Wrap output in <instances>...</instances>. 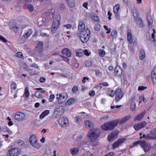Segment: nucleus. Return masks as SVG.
<instances>
[{
	"instance_id": "obj_16",
	"label": "nucleus",
	"mask_w": 156,
	"mask_h": 156,
	"mask_svg": "<svg viewBox=\"0 0 156 156\" xmlns=\"http://www.w3.org/2000/svg\"><path fill=\"white\" fill-rule=\"evenodd\" d=\"M19 148H15L10 150V156H18L20 153Z\"/></svg>"
},
{
	"instance_id": "obj_5",
	"label": "nucleus",
	"mask_w": 156,
	"mask_h": 156,
	"mask_svg": "<svg viewBox=\"0 0 156 156\" xmlns=\"http://www.w3.org/2000/svg\"><path fill=\"white\" fill-rule=\"evenodd\" d=\"M58 102L59 104L64 103L68 98V95L66 92H62L56 95Z\"/></svg>"
},
{
	"instance_id": "obj_27",
	"label": "nucleus",
	"mask_w": 156,
	"mask_h": 156,
	"mask_svg": "<svg viewBox=\"0 0 156 156\" xmlns=\"http://www.w3.org/2000/svg\"><path fill=\"white\" fill-rule=\"evenodd\" d=\"M79 151V149L78 147H73L70 150V152L72 155H75Z\"/></svg>"
},
{
	"instance_id": "obj_37",
	"label": "nucleus",
	"mask_w": 156,
	"mask_h": 156,
	"mask_svg": "<svg viewBox=\"0 0 156 156\" xmlns=\"http://www.w3.org/2000/svg\"><path fill=\"white\" fill-rule=\"evenodd\" d=\"M117 34L116 31L115 30H112L111 32V36L112 38H116L117 37Z\"/></svg>"
},
{
	"instance_id": "obj_44",
	"label": "nucleus",
	"mask_w": 156,
	"mask_h": 156,
	"mask_svg": "<svg viewBox=\"0 0 156 156\" xmlns=\"http://www.w3.org/2000/svg\"><path fill=\"white\" fill-rule=\"evenodd\" d=\"M27 8L31 12H33L34 10V6L31 4H28L27 5Z\"/></svg>"
},
{
	"instance_id": "obj_38",
	"label": "nucleus",
	"mask_w": 156,
	"mask_h": 156,
	"mask_svg": "<svg viewBox=\"0 0 156 156\" xmlns=\"http://www.w3.org/2000/svg\"><path fill=\"white\" fill-rule=\"evenodd\" d=\"M150 133V134L152 135L155 139H156V128L151 130Z\"/></svg>"
},
{
	"instance_id": "obj_42",
	"label": "nucleus",
	"mask_w": 156,
	"mask_h": 156,
	"mask_svg": "<svg viewBox=\"0 0 156 156\" xmlns=\"http://www.w3.org/2000/svg\"><path fill=\"white\" fill-rule=\"evenodd\" d=\"M107 94L109 96L113 97L115 95V92L113 90H108L107 91Z\"/></svg>"
},
{
	"instance_id": "obj_48",
	"label": "nucleus",
	"mask_w": 156,
	"mask_h": 156,
	"mask_svg": "<svg viewBox=\"0 0 156 156\" xmlns=\"http://www.w3.org/2000/svg\"><path fill=\"white\" fill-rule=\"evenodd\" d=\"M139 99L142 100L143 102L145 103L146 102V100L145 98L144 95H141L139 97Z\"/></svg>"
},
{
	"instance_id": "obj_2",
	"label": "nucleus",
	"mask_w": 156,
	"mask_h": 156,
	"mask_svg": "<svg viewBox=\"0 0 156 156\" xmlns=\"http://www.w3.org/2000/svg\"><path fill=\"white\" fill-rule=\"evenodd\" d=\"M90 30L87 29L83 32H81L80 34V38L83 43L87 42L90 37Z\"/></svg>"
},
{
	"instance_id": "obj_11",
	"label": "nucleus",
	"mask_w": 156,
	"mask_h": 156,
	"mask_svg": "<svg viewBox=\"0 0 156 156\" xmlns=\"http://www.w3.org/2000/svg\"><path fill=\"white\" fill-rule=\"evenodd\" d=\"M140 146L143 147L145 152H148L151 149V146L149 144L147 143L146 141L143 140L141 141Z\"/></svg>"
},
{
	"instance_id": "obj_47",
	"label": "nucleus",
	"mask_w": 156,
	"mask_h": 156,
	"mask_svg": "<svg viewBox=\"0 0 156 156\" xmlns=\"http://www.w3.org/2000/svg\"><path fill=\"white\" fill-rule=\"evenodd\" d=\"M100 28V26L98 23L96 24L94 27V30L96 31H98Z\"/></svg>"
},
{
	"instance_id": "obj_10",
	"label": "nucleus",
	"mask_w": 156,
	"mask_h": 156,
	"mask_svg": "<svg viewBox=\"0 0 156 156\" xmlns=\"http://www.w3.org/2000/svg\"><path fill=\"white\" fill-rule=\"evenodd\" d=\"M25 115L22 112H17L15 115V119L19 122L22 121L25 118Z\"/></svg>"
},
{
	"instance_id": "obj_60",
	"label": "nucleus",
	"mask_w": 156,
	"mask_h": 156,
	"mask_svg": "<svg viewBox=\"0 0 156 156\" xmlns=\"http://www.w3.org/2000/svg\"><path fill=\"white\" fill-rule=\"evenodd\" d=\"M104 27L105 28V30L107 31L106 32L107 34H108L110 33L111 30L110 28H108V27L106 26L105 25L104 26Z\"/></svg>"
},
{
	"instance_id": "obj_46",
	"label": "nucleus",
	"mask_w": 156,
	"mask_h": 156,
	"mask_svg": "<svg viewBox=\"0 0 156 156\" xmlns=\"http://www.w3.org/2000/svg\"><path fill=\"white\" fill-rule=\"evenodd\" d=\"M155 139L154 137L151 135V134H147V139L146 140H154Z\"/></svg>"
},
{
	"instance_id": "obj_3",
	"label": "nucleus",
	"mask_w": 156,
	"mask_h": 156,
	"mask_svg": "<svg viewBox=\"0 0 156 156\" xmlns=\"http://www.w3.org/2000/svg\"><path fill=\"white\" fill-rule=\"evenodd\" d=\"M100 136V132L98 129H93L89 131L87 136L90 138L91 140H95Z\"/></svg>"
},
{
	"instance_id": "obj_57",
	"label": "nucleus",
	"mask_w": 156,
	"mask_h": 156,
	"mask_svg": "<svg viewBox=\"0 0 156 156\" xmlns=\"http://www.w3.org/2000/svg\"><path fill=\"white\" fill-rule=\"evenodd\" d=\"M54 98H55V96L54 94H52L51 95H50L49 98V101L51 102H52L53 101V99Z\"/></svg>"
},
{
	"instance_id": "obj_31",
	"label": "nucleus",
	"mask_w": 156,
	"mask_h": 156,
	"mask_svg": "<svg viewBox=\"0 0 156 156\" xmlns=\"http://www.w3.org/2000/svg\"><path fill=\"white\" fill-rule=\"evenodd\" d=\"M67 4L70 7H73L75 5L74 0H66Z\"/></svg>"
},
{
	"instance_id": "obj_22",
	"label": "nucleus",
	"mask_w": 156,
	"mask_h": 156,
	"mask_svg": "<svg viewBox=\"0 0 156 156\" xmlns=\"http://www.w3.org/2000/svg\"><path fill=\"white\" fill-rule=\"evenodd\" d=\"M63 54L66 55L67 57H70L71 56V53L70 50L68 48L64 49L62 51Z\"/></svg>"
},
{
	"instance_id": "obj_17",
	"label": "nucleus",
	"mask_w": 156,
	"mask_h": 156,
	"mask_svg": "<svg viewBox=\"0 0 156 156\" xmlns=\"http://www.w3.org/2000/svg\"><path fill=\"white\" fill-rule=\"evenodd\" d=\"M78 29L80 32L84 31L85 29V25L83 21L82 20L79 21Z\"/></svg>"
},
{
	"instance_id": "obj_62",
	"label": "nucleus",
	"mask_w": 156,
	"mask_h": 156,
	"mask_svg": "<svg viewBox=\"0 0 156 156\" xmlns=\"http://www.w3.org/2000/svg\"><path fill=\"white\" fill-rule=\"evenodd\" d=\"M31 67H32L35 68L37 69L38 70L40 69V68H39V67L38 65L37 64H36L35 63L33 64L31 66Z\"/></svg>"
},
{
	"instance_id": "obj_14",
	"label": "nucleus",
	"mask_w": 156,
	"mask_h": 156,
	"mask_svg": "<svg viewBox=\"0 0 156 156\" xmlns=\"http://www.w3.org/2000/svg\"><path fill=\"white\" fill-rule=\"evenodd\" d=\"M51 20V18L50 13L46 12L43 14L42 21L43 23L47 22Z\"/></svg>"
},
{
	"instance_id": "obj_52",
	"label": "nucleus",
	"mask_w": 156,
	"mask_h": 156,
	"mask_svg": "<svg viewBox=\"0 0 156 156\" xmlns=\"http://www.w3.org/2000/svg\"><path fill=\"white\" fill-rule=\"evenodd\" d=\"M147 88V87H144V86H139L138 87V90H142L146 89Z\"/></svg>"
},
{
	"instance_id": "obj_39",
	"label": "nucleus",
	"mask_w": 156,
	"mask_h": 156,
	"mask_svg": "<svg viewBox=\"0 0 156 156\" xmlns=\"http://www.w3.org/2000/svg\"><path fill=\"white\" fill-rule=\"evenodd\" d=\"M119 9V5L117 4L116 5L114 8L113 11L114 13H118Z\"/></svg>"
},
{
	"instance_id": "obj_30",
	"label": "nucleus",
	"mask_w": 156,
	"mask_h": 156,
	"mask_svg": "<svg viewBox=\"0 0 156 156\" xmlns=\"http://www.w3.org/2000/svg\"><path fill=\"white\" fill-rule=\"evenodd\" d=\"M145 114V113L144 112L140 113L135 118L134 120L140 121L144 117Z\"/></svg>"
},
{
	"instance_id": "obj_35",
	"label": "nucleus",
	"mask_w": 156,
	"mask_h": 156,
	"mask_svg": "<svg viewBox=\"0 0 156 156\" xmlns=\"http://www.w3.org/2000/svg\"><path fill=\"white\" fill-rule=\"evenodd\" d=\"M145 57V52L143 50H141L139 55V57L141 60H143Z\"/></svg>"
},
{
	"instance_id": "obj_43",
	"label": "nucleus",
	"mask_w": 156,
	"mask_h": 156,
	"mask_svg": "<svg viewBox=\"0 0 156 156\" xmlns=\"http://www.w3.org/2000/svg\"><path fill=\"white\" fill-rule=\"evenodd\" d=\"M19 146H22L24 144L23 141L20 139L17 140L16 142Z\"/></svg>"
},
{
	"instance_id": "obj_20",
	"label": "nucleus",
	"mask_w": 156,
	"mask_h": 156,
	"mask_svg": "<svg viewBox=\"0 0 156 156\" xmlns=\"http://www.w3.org/2000/svg\"><path fill=\"white\" fill-rule=\"evenodd\" d=\"M115 73L116 76L120 77L122 73V70L119 66H117L115 69Z\"/></svg>"
},
{
	"instance_id": "obj_29",
	"label": "nucleus",
	"mask_w": 156,
	"mask_h": 156,
	"mask_svg": "<svg viewBox=\"0 0 156 156\" xmlns=\"http://www.w3.org/2000/svg\"><path fill=\"white\" fill-rule=\"evenodd\" d=\"M32 32V31L31 29L28 30V31L22 37H24V40H27V38L30 35Z\"/></svg>"
},
{
	"instance_id": "obj_40",
	"label": "nucleus",
	"mask_w": 156,
	"mask_h": 156,
	"mask_svg": "<svg viewBox=\"0 0 156 156\" xmlns=\"http://www.w3.org/2000/svg\"><path fill=\"white\" fill-rule=\"evenodd\" d=\"M137 23L140 27H142L143 26L142 21L141 19L139 18L137 20Z\"/></svg>"
},
{
	"instance_id": "obj_34",
	"label": "nucleus",
	"mask_w": 156,
	"mask_h": 156,
	"mask_svg": "<svg viewBox=\"0 0 156 156\" xmlns=\"http://www.w3.org/2000/svg\"><path fill=\"white\" fill-rule=\"evenodd\" d=\"M147 18L148 22V25L149 26H150L151 27L153 23L152 17L150 15H148L147 17Z\"/></svg>"
},
{
	"instance_id": "obj_61",
	"label": "nucleus",
	"mask_w": 156,
	"mask_h": 156,
	"mask_svg": "<svg viewBox=\"0 0 156 156\" xmlns=\"http://www.w3.org/2000/svg\"><path fill=\"white\" fill-rule=\"evenodd\" d=\"M0 40L2 41L4 43L7 42V40L3 37L0 35Z\"/></svg>"
},
{
	"instance_id": "obj_19",
	"label": "nucleus",
	"mask_w": 156,
	"mask_h": 156,
	"mask_svg": "<svg viewBox=\"0 0 156 156\" xmlns=\"http://www.w3.org/2000/svg\"><path fill=\"white\" fill-rule=\"evenodd\" d=\"M125 139L124 138H121L116 142H115L113 144V148L115 149L122 144L125 141Z\"/></svg>"
},
{
	"instance_id": "obj_9",
	"label": "nucleus",
	"mask_w": 156,
	"mask_h": 156,
	"mask_svg": "<svg viewBox=\"0 0 156 156\" xmlns=\"http://www.w3.org/2000/svg\"><path fill=\"white\" fill-rule=\"evenodd\" d=\"M130 101V108L132 111H134L135 110L136 106L135 101H137L138 99L137 97L134 96L131 97Z\"/></svg>"
},
{
	"instance_id": "obj_49",
	"label": "nucleus",
	"mask_w": 156,
	"mask_h": 156,
	"mask_svg": "<svg viewBox=\"0 0 156 156\" xmlns=\"http://www.w3.org/2000/svg\"><path fill=\"white\" fill-rule=\"evenodd\" d=\"M92 64L90 60H87L85 62V65L87 67L90 66Z\"/></svg>"
},
{
	"instance_id": "obj_24",
	"label": "nucleus",
	"mask_w": 156,
	"mask_h": 156,
	"mask_svg": "<svg viewBox=\"0 0 156 156\" xmlns=\"http://www.w3.org/2000/svg\"><path fill=\"white\" fill-rule=\"evenodd\" d=\"M30 93L29 91V89L28 87H25L24 94L23 96V97L25 99H28L30 96Z\"/></svg>"
},
{
	"instance_id": "obj_54",
	"label": "nucleus",
	"mask_w": 156,
	"mask_h": 156,
	"mask_svg": "<svg viewBox=\"0 0 156 156\" xmlns=\"http://www.w3.org/2000/svg\"><path fill=\"white\" fill-rule=\"evenodd\" d=\"M78 91V87L76 86H75L72 89V91L74 93H76Z\"/></svg>"
},
{
	"instance_id": "obj_45",
	"label": "nucleus",
	"mask_w": 156,
	"mask_h": 156,
	"mask_svg": "<svg viewBox=\"0 0 156 156\" xmlns=\"http://www.w3.org/2000/svg\"><path fill=\"white\" fill-rule=\"evenodd\" d=\"M34 95L37 98H40L42 96L41 93L40 92V91H36Z\"/></svg>"
},
{
	"instance_id": "obj_50",
	"label": "nucleus",
	"mask_w": 156,
	"mask_h": 156,
	"mask_svg": "<svg viewBox=\"0 0 156 156\" xmlns=\"http://www.w3.org/2000/svg\"><path fill=\"white\" fill-rule=\"evenodd\" d=\"M99 54L101 56L104 57L105 55V52L104 50H101L99 51Z\"/></svg>"
},
{
	"instance_id": "obj_28",
	"label": "nucleus",
	"mask_w": 156,
	"mask_h": 156,
	"mask_svg": "<svg viewBox=\"0 0 156 156\" xmlns=\"http://www.w3.org/2000/svg\"><path fill=\"white\" fill-rule=\"evenodd\" d=\"M43 44L42 42L40 41L38 43L37 46L36 47L37 51H41L43 50Z\"/></svg>"
},
{
	"instance_id": "obj_58",
	"label": "nucleus",
	"mask_w": 156,
	"mask_h": 156,
	"mask_svg": "<svg viewBox=\"0 0 156 156\" xmlns=\"http://www.w3.org/2000/svg\"><path fill=\"white\" fill-rule=\"evenodd\" d=\"M92 18V20L95 21H98L99 20V17L96 16H93Z\"/></svg>"
},
{
	"instance_id": "obj_1",
	"label": "nucleus",
	"mask_w": 156,
	"mask_h": 156,
	"mask_svg": "<svg viewBox=\"0 0 156 156\" xmlns=\"http://www.w3.org/2000/svg\"><path fill=\"white\" fill-rule=\"evenodd\" d=\"M119 121V119H117L112 121L106 122L101 126V128L103 130L105 131L113 130L117 126Z\"/></svg>"
},
{
	"instance_id": "obj_25",
	"label": "nucleus",
	"mask_w": 156,
	"mask_h": 156,
	"mask_svg": "<svg viewBox=\"0 0 156 156\" xmlns=\"http://www.w3.org/2000/svg\"><path fill=\"white\" fill-rule=\"evenodd\" d=\"M152 80L154 84H156V69H154L151 73Z\"/></svg>"
},
{
	"instance_id": "obj_8",
	"label": "nucleus",
	"mask_w": 156,
	"mask_h": 156,
	"mask_svg": "<svg viewBox=\"0 0 156 156\" xmlns=\"http://www.w3.org/2000/svg\"><path fill=\"white\" fill-rule=\"evenodd\" d=\"M115 101L118 102L121 99L124 95V93L121 88H118L115 91Z\"/></svg>"
},
{
	"instance_id": "obj_21",
	"label": "nucleus",
	"mask_w": 156,
	"mask_h": 156,
	"mask_svg": "<svg viewBox=\"0 0 156 156\" xmlns=\"http://www.w3.org/2000/svg\"><path fill=\"white\" fill-rule=\"evenodd\" d=\"M61 20V16L60 15H57L54 19L52 25L57 26L58 27Z\"/></svg>"
},
{
	"instance_id": "obj_56",
	"label": "nucleus",
	"mask_w": 156,
	"mask_h": 156,
	"mask_svg": "<svg viewBox=\"0 0 156 156\" xmlns=\"http://www.w3.org/2000/svg\"><path fill=\"white\" fill-rule=\"evenodd\" d=\"M108 83L107 82H104L103 83H101L99 84V86L101 87L102 86L107 87L108 86Z\"/></svg>"
},
{
	"instance_id": "obj_41",
	"label": "nucleus",
	"mask_w": 156,
	"mask_h": 156,
	"mask_svg": "<svg viewBox=\"0 0 156 156\" xmlns=\"http://www.w3.org/2000/svg\"><path fill=\"white\" fill-rule=\"evenodd\" d=\"M58 28V27H57V26H54L52 25V27L51 28V32L52 34H54L56 32L57 29Z\"/></svg>"
},
{
	"instance_id": "obj_63",
	"label": "nucleus",
	"mask_w": 156,
	"mask_h": 156,
	"mask_svg": "<svg viewBox=\"0 0 156 156\" xmlns=\"http://www.w3.org/2000/svg\"><path fill=\"white\" fill-rule=\"evenodd\" d=\"M95 94V93L94 90H90V91L89 95L90 96L92 97L94 96Z\"/></svg>"
},
{
	"instance_id": "obj_55",
	"label": "nucleus",
	"mask_w": 156,
	"mask_h": 156,
	"mask_svg": "<svg viewBox=\"0 0 156 156\" xmlns=\"http://www.w3.org/2000/svg\"><path fill=\"white\" fill-rule=\"evenodd\" d=\"M16 55L18 57L21 58H23V55L22 53L20 52H18L16 54Z\"/></svg>"
},
{
	"instance_id": "obj_6",
	"label": "nucleus",
	"mask_w": 156,
	"mask_h": 156,
	"mask_svg": "<svg viewBox=\"0 0 156 156\" xmlns=\"http://www.w3.org/2000/svg\"><path fill=\"white\" fill-rule=\"evenodd\" d=\"M29 141L32 146L37 148L40 147L41 145L38 142L37 139L35 135L32 134L30 136L29 139Z\"/></svg>"
},
{
	"instance_id": "obj_18",
	"label": "nucleus",
	"mask_w": 156,
	"mask_h": 156,
	"mask_svg": "<svg viewBox=\"0 0 156 156\" xmlns=\"http://www.w3.org/2000/svg\"><path fill=\"white\" fill-rule=\"evenodd\" d=\"M127 35V39L129 43L130 44H132L133 43V38L131 31L130 30H128Z\"/></svg>"
},
{
	"instance_id": "obj_7",
	"label": "nucleus",
	"mask_w": 156,
	"mask_h": 156,
	"mask_svg": "<svg viewBox=\"0 0 156 156\" xmlns=\"http://www.w3.org/2000/svg\"><path fill=\"white\" fill-rule=\"evenodd\" d=\"M59 124L62 127L66 126L68 124V120L65 116H62L57 120Z\"/></svg>"
},
{
	"instance_id": "obj_26",
	"label": "nucleus",
	"mask_w": 156,
	"mask_h": 156,
	"mask_svg": "<svg viewBox=\"0 0 156 156\" xmlns=\"http://www.w3.org/2000/svg\"><path fill=\"white\" fill-rule=\"evenodd\" d=\"M131 117L130 115H128L122 119H121L120 121L119 120V124H123L125 122L127 121Z\"/></svg>"
},
{
	"instance_id": "obj_36",
	"label": "nucleus",
	"mask_w": 156,
	"mask_h": 156,
	"mask_svg": "<svg viewBox=\"0 0 156 156\" xmlns=\"http://www.w3.org/2000/svg\"><path fill=\"white\" fill-rule=\"evenodd\" d=\"M75 100L73 98L69 99L66 103V105H70L73 104L75 103Z\"/></svg>"
},
{
	"instance_id": "obj_12",
	"label": "nucleus",
	"mask_w": 156,
	"mask_h": 156,
	"mask_svg": "<svg viewBox=\"0 0 156 156\" xmlns=\"http://www.w3.org/2000/svg\"><path fill=\"white\" fill-rule=\"evenodd\" d=\"M118 134V131H113L108 136V139L109 141L111 142L116 139L117 136Z\"/></svg>"
},
{
	"instance_id": "obj_53",
	"label": "nucleus",
	"mask_w": 156,
	"mask_h": 156,
	"mask_svg": "<svg viewBox=\"0 0 156 156\" xmlns=\"http://www.w3.org/2000/svg\"><path fill=\"white\" fill-rule=\"evenodd\" d=\"M75 119V122L76 123H78L80 122L81 120V118L79 117H75L74 118Z\"/></svg>"
},
{
	"instance_id": "obj_13",
	"label": "nucleus",
	"mask_w": 156,
	"mask_h": 156,
	"mask_svg": "<svg viewBox=\"0 0 156 156\" xmlns=\"http://www.w3.org/2000/svg\"><path fill=\"white\" fill-rule=\"evenodd\" d=\"M147 124L145 121H143L134 125L133 127L136 130H138L145 126Z\"/></svg>"
},
{
	"instance_id": "obj_15",
	"label": "nucleus",
	"mask_w": 156,
	"mask_h": 156,
	"mask_svg": "<svg viewBox=\"0 0 156 156\" xmlns=\"http://www.w3.org/2000/svg\"><path fill=\"white\" fill-rule=\"evenodd\" d=\"M18 27L16 26V23L13 20L10 22V30L15 32H17L18 31Z\"/></svg>"
},
{
	"instance_id": "obj_23",
	"label": "nucleus",
	"mask_w": 156,
	"mask_h": 156,
	"mask_svg": "<svg viewBox=\"0 0 156 156\" xmlns=\"http://www.w3.org/2000/svg\"><path fill=\"white\" fill-rule=\"evenodd\" d=\"M85 127L87 129H90L93 127L94 126L93 123L90 121L85 120L84 121Z\"/></svg>"
},
{
	"instance_id": "obj_51",
	"label": "nucleus",
	"mask_w": 156,
	"mask_h": 156,
	"mask_svg": "<svg viewBox=\"0 0 156 156\" xmlns=\"http://www.w3.org/2000/svg\"><path fill=\"white\" fill-rule=\"evenodd\" d=\"M11 86L12 89H16V84L14 82H12Z\"/></svg>"
},
{
	"instance_id": "obj_64",
	"label": "nucleus",
	"mask_w": 156,
	"mask_h": 156,
	"mask_svg": "<svg viewBox=\"0 0 156 156\" xmlns=\"http://www.w3.org/2000/svg\"><path fill=\"white\" fill-rule=\"evenodd\" d=\"M46 80L45 78L44 77H41L40 79V81L41 83H44Z\"/></svg>"
},
{
	"instance_id": "obj_4",
	"label": "nucleus",
	"mask_w": 156,
	"mask_h": 156,
	"mask_svg": "<svg viewBox=\"0 0 156 156\" xmlns=\"http://www.w3.org/2000/svg\"><path fill=\"white\" fill-rule=\"evenodd\" d=\"M64 111L65 109L62 106H57L55 109L52 116L55 118L59 119L63 114Z\"/></svg>"
},
{
	"instance_id": "obj_33",
	"label": "nucleus",
	"mask_w": 156,
	"mask_h": 156,
	"mask_svg": "<svg viewBox=\"0 0 156 156\" xmlns=\"http://www.w3.org/2000/svg\"><path fill=\"white\" fill-rule=\"evenodd\" d=\"M43 55L42 51H37L35 52L34 56L36 58H38L39 57H41Z\"/></svg>"
},
{
	"instance_id": "obj_32",
	"label": "nucleus",
	"mask_w": 156,
	"mask_h": 156,
	"mask_svg": "<svg viewBox=\"0 0 156 156\" xmlns=\"http://www.w3.org/2000/svg\"><path fill=\"white\" fill-rule=\"evenodd\" d=\"M49 112V111L48 110H46L43 112L40 115V118L42 119L44 118L46 115H48Z\"/></svg>"
},
{
	"instance_id": "obj_59",
	"label": "nucleus",
	"mask_w": 156,
	"mask_h": 156,
	"mask_svg": "<svg viewBox=\"0 0 156 156\" xmlns=\"http://www.w3.org/2000/svg\"><path fill=\"white\" fill-rule=\"evenodd\" d=\"M141 141H143V140H140V141H137L134 142L133 144V145L131 146V147H133L135 146L136 145L138 144H140H140H141Z\"/></svg>"
}]
</instances>
